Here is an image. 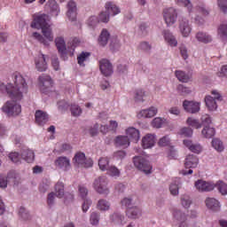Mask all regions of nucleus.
<instances>
[{
  "mask_svg": "<svg viewBox=\"0 0 227 227\" xmlns=\"http://www.w3.org/2000/svg\"><path fill=\"white\" fill-rule=\"evenodd\" d=\"M109 38H111V34L107 29L104 28L98 39V45H100V47H106L109 42Z\"/></svg>",
  "mask_w": 227,
  "mask_h": 227,
  "instance_id": "obj_23",
  "label": "nucleus"
},
{
  "mask_svg": "<svg viewBox=\"0 0 227 227\" xmlns=\"http://www.w3.org/2000/svg\"><path fill=\"white\" fill-rule=\"evenodd\" d=\"M211 95H213V98L218 102H222L223 100V95L221 94V92H219V90H214L211 91Z\"/></svg>",
  "mask_w": 227,
  "mask_h": 227,
  "instance_id": "obj_62",
  "label": "nucleus"
},
{
  "mask_svg": "<svg viewBox=\"0 0 227 227\" xmlns=\"http://www.w3.org/2000/svg\"><path fill=\"white\" fill-rule=\"evenodd\" d=\"M98 167H99V169H101V171H107V169L110 168L109 158L107 157L100 158L98 160Z\"/></svg>",
  "mask_w": 227,
  "mask_h": 227,
  "instance_id": "obj_45",
  "label": "nucleus"
},
{
  "mask_svg": "<svg viewBox=\"0 0 227 227\" xmlns=\"http://www.w3.org/2000/svg\"><path fill=\"white\" fill-rule=\"evenodd\" d=\"M74 164L81 166V168H91L93 166V160L86 159L84 153H77L74 158Z\"/></svg>",
  "mask_w": 227,
  "mask_h": 227,
  "instance_id": "obj_9",
  "label": "nucleus"
},
{
  "mask_svg": "<svg viewBox=\"0 0 227 227\" xmlns=\"http://www.w3.org/2000/svg\"><path fill=\"white\" fill-rule=\"evenodd\" d=\"M39 84L41 88H51L52 87V79L49 75L43 74L39 77Z\"/></svg>",
  "mask_w": 227,
  "mask_h": 227,
  "instance_id": "obj_34",
  "label": "nucleus"
},
{
  "mask_svg": "<svg viewBox=\"0 0 227 227\" xmlns=\"http://www.w3.org/2000/svg\"><path fill=\"white\" fill-rule=\"evenodd\" d=\"M41 29L43 35L37 32H34L32 36L37 40V42L43 43V45L49 47L51 45V42H54V34L52 33V28H51V26H49Z\"/></svg>",
  "mask_w": 227,
  "mask_h": 227,
  "instance_id": "obj_3",
  "label": "nucleus"
},
{
  "mask_svg": "<svg viewBox=\"0 0 227 227\" xmlns=\"http://www.w3.org/2000/svg\"><path fill=\"white\" fill-rule=\"evenodd\" d=\"M164 123H166V120L160 117H156L152 121V125L154 129H160Z\"/></svg>",
  "mask_w": 227,
  "mask_h": 227,
  "instance_id": "obj_49",
  "label": "nucleus"
},
{
  "mask_svg": "<svg viewBox=\"0 0 227 227\" xmlns=\"http://www.w3.org/2000/svg\"><path fill=\"white\" fill-rule=\"evenodd\" d=\"M195 38L200 43H210L212 42V35L207 32H198L195 35Z\"/></svg>",
  "mask_w": 227,
  "mask_h": 227,
  "instance_id": "obj_31",
  "label": "nucleus"
},
{
  "mask_svg": "<svg viewBox=\"0 0 227 227\" xmlns=\"http://www.w3.org/2000/svg\"><path fill=\"white\" fill-rule=\"evenodd\" d=\"M55 194L57 198H63L65 196V184L62 182H58L55 184Z\"/></svg>",
  "mask_w": 227,
  "mask_h": 227,
  "instance_id": "obj_41",
  "label": "nucleus"
},
{
  "mask_svg": "<svg viewBox=\"0 0 227 227\" xmlns=\"http://www.w3.org/2000/svg\"><path fill=\"white\" fill-rule=\"evenodd\" d=\"M170 143H171V139L169 138V137L164 136L159 139L158 146H161V147L169 146Z\"/></svg>",
  "mask_w": 227,
  "mask_h": 227,
  "instance_id": "obj_52",
  "label": "nucleus"
},
{
  "mask_svg": "<svg viewBox=\"0 0 227 227\" xmlns=\"http://www.w3.org/2000/svg\"><path fill=\"white\" fill-rule=\"evenodd\" d=\"M81 43V41L79 38H74L71 43L67 44V42H65V37L63 36H57L55 38V45L57 47V51L64 61H67L68 59V56L72 58L75 52V47Z\"/></svg>",
  "mask_w": 227,
  "mask_h": 227,
  "instance_id": "obj_2",
  "label": "nucleus"
},
{
  "mask_svg": "<svg viewBox=\"0 0 227 227\" xmlns=\"http://www.w3.org/2000/svg\"><path fill=\"white\" fill-rule=\"evenodd\" d=\"M115 146H121L122 148H129L130 146V139L127 136H118L114 139Z\"/></svg>",
  "mask_w": 227,
  "mask_h": 227,
  "instance_id": "obj_27",
  "label": "nucleus"
},
{
  "mask_svg": "<svg viewBox=\"0 0 227 227\" xmlns=\"http://www.w3.org/2000/svg\"><path fill=\"white\" fill-rule=\"evenodd\" d=\"M163 20L168 27H171L174 24H176L178 20V11L173 7L165 8L162 12Z\"/></svg>",
  "mask_w": 227,
  "mask_h": 227,
  "instance_id": "obj_4",
  "label": "nucleus"
},
{
  "mask_svg": "<svg viewBox=\"0 0 227 227\" xmlns=\"http://www.w3.org/2000/svg\"><path fill=\"white\" fill-rule=\"evenodd\" d=\"M34 20L31 23V27H34L35 29H43L45 27H49V23H47V20H49V15L47 14H40L36 13L34 14Z\"/></svg>",
  "mask_w": 227,
  "mask_h": 227,
  "instance_id": "obj_7",
  "label": "nucleus"
},
{
  "mask_svg": "<svg viewBox=\"0 0 227 227\" xmlns=\"http://www.w3.org/2000/svg\"><path fill=\"white\" fill-rule=\"evenodd\" d=\"M2 111L7 116H19L22 113V107L14 100L7 101L2 107Z\"/></svg>",
  "mask_w": 227,
  "mask_h": 227,
  "instance_id": "obj_5",
  "label": "nucleus"
},
{
  "mask_svg": "<svg viewBox=\"0 0 227 227\" xmlns=\"http://www.w3.org/2000/svg\"><path fill=\"white\" fill-rule=\"evenodd\" d=\"M106 171L110 176H120V169L114 166H111Z\"/></svg>",
  "mask_w": 227,
  "mask_h": 227,
  "instance_id": "obj_54",
  "label": "nucleus"
},
{
  "mask_svg": "<svg viewBox=\"0 0 227 227\" xmlns=\"http://www.w3.org/2000/svg\"><path fill=\"white\" fill-rule=\"evenodd\" d=\"M197 13L198 15L195 17V23L198 24V26H203V24H205V18L203 17H207L208 13H210V11H208L205 4H200L197 6ZM200 15H202V17Z\"/></svg>",
  "mask_w": 227,
  "mask_h": 227,
  "instance_id": "obj_10",
  "label": "nucleus"
},
{
  "mask_svg": "<svg viewBox=\"0 0 227 227\" xmlns=\"http://www.w3.org/2000/svg\"><path fill=\"white\" fill-rule=\"evenodd\" d=\"M180 135L184 136V137H192V129L182 128L180 130Z\"/></svg>",
  "mask_w": 227,
  "mask_h": 227,
  "instance_id": "obj_58",
  "label": "nucleus"
},
{
  "mask_svg": "<svg viewBox=\"0 0 227 227\" xmlns=\"http://www.w3.org/2000/svg\"><path fill=\"white\" fill-rule=\"evenodd\" d=\"M218 6L223 13H227V0H218Z\"/></svg>",
  "mask_w": 227,
  "mask_h": 227,
  "instance_id": "obj_61",
  "label": "nucleus"
},
{
  "mask_svg": "<svg viewBox=\"0 0 227 227\" xmlns=\"http://www.w3.org/2000/svg\"><path fill=\"white\" fill-rule=\"evenodd\" d=\"M54 165L56 168H59V169H62V171H69L70 168H72L70 159L65 156L57 158L54 161Z\"/></svg>",
  "mask_w": 227,
  "mask_h": 227,
  "instance_id": "obj_15",
  "label": "nucleus"
},
{
  "mask_svg": "<svg viewBox=\"0 0 227 227\" xmlns=\"http://www.w3.org/2000/svg\"><path fill=\"white\" fill-rule=\"evenodd\" d=\"M179 31H180L182 36H184V38H188V36H190V35L192 31V27L189 23V20L182 19L179 21Z\"/></svg>",
  "mask_w": 227,
  "mask_h": 227,
  "instance_id": "obj_14",
  "label": "nucleus"
},
{
  "mask_svg": "<svg viewBox=\"0 0 227 227\" xmlns=\"http://www.w3.org/2000/svg\"><path fill=\"white\" fill-rule=\"evenodd\" d=\"M219 76L225 77L227 79V65H224L221 67Z\"/></svg>",
  "mask_w": 227,
  "mask_h": 227,
  "instance_id": "obj_64",
  "label": "nucleus"
},
{
  "mask_svg": "<svg viewBox=\"0 0 227 227\" xmlns=\"http://www.w3.org/2000/svg\"><path fill=\"white\" fill-rule=\"evenodd\" d=\"M184 145L190 152H192V153L200 154L203 152V146L198 143H193L192 140H184Z\"/></svg>",
  "mask_w": 227,
  "mask_h": 227,
  "instance_id": "obj_19",
  "label": "nucleus"
},
{
  "mask_svg": "<svg viewBox=\"0 0 227 227\" xmlns=\"http://www.w3.org/2000/svg\"><path fill=\"white\" fill-rule=\"evenodd\" d=\"M126 215L129 219H138V217H141V207H129L127 209Z\"/></svg>",
  "mask_w": 227,
  "mask_h": 227,
  "instance_id": "obj_30",
  "label": "nucleus"
},
{
  "mask_svg": "<svg viewBox=\"0 0 227 227\" xmlns=\"http://www.w3.org/2000/svg\"><path fill=\"white\" fill-rule=\"evenodd\" d=\"M98 20H99V22H105V23L109 22V14L107 12H102L99 14V17L98 18Z\"/></svg>",
  "mask_w": 227,
  "mask_h": 227,
  "instance_id": "obj_60",
  "label": "nucleus"
},
{
  "mask_svg": "<svg viewBox=\"0 0 227 227\" xmlns=\"http://www.w3.org/2000/svg\"><path fill=\"white\" fill-rule=\"evenodd\" d=\"M159 113V109L155 106H150L149 108L141 110L137 114L138 118H153Z\"/></svg>",
  "mask_w": 227,
  "mask_h": 227,
  "instance_id": "obj_20",
  "label": "nucleus"
},
{
  "mask_svg": "<svg viewBox=\"0 0 227 227\" xmlns=\"http://www.w3.org/2000/svg\"><path fill=\"white\" fill-rule=\"evenodd\" d=\"M192 203V200H191V197L187 195H183L181 197V205L184 207V208H189Z\"/></svg>",
  "mask_w": 227,
  "mask_h": 227,
  "instance_id": "obj_51",
  "label": "nucleus"
},
{
  "mask_svg": "<svg viewBox=\"0 0 227 227\" xmlns=\"http://www.w3.org/2000/svg\"><path fill=\"white\" fill-rule=\"evenodd\" d=\"M147 94L143 90H137L135 91L134 98L136 102H145V99L146 98Z\"/></svg>",
  "mask_w": 227,
  "mask_h": 227,
  "instance_id": "obj_44",
  "label": "nucleus"
},
{
  "mask_svg": "<svg viewBox=\"0 0 227 227\" xmlns=\"http://www.w3.org/2000/svg\"><path fill=\"white\" fill-rule=\"evenodd\" d=\"M217 35L223 42L227 40V23H223L218 27Z\"/></svg>",
  "mask_w": 227,
  "mask_h": 227,
  "instance_id": "obj_39",
  "label": "nucleus"
},
{
  "mask_svg": "<svg viewBox=\"0 0 227 227\" xmlns=\"http://www.w3.org/2000/svg\"><path fill=\"white\" fill-rule=\"evenodd\" d=\"M35 121L39 125H45L49 121V114L42 110H37L35 112Z\"/></svg>",
  "mask_w": 227,
  "mask_h": 227,
  "instance_id": "obj_26",
  "label": "nucleus"
},
{
  "mask_svg": "<svg viewBox=\"0 0 227 227\" xmlns=\"http://www.w3.org/2000/svg\"><path fill=\"white\" fill-rule=\"evenodd\" d=\"M9 159L12 162H14V164H19V162H20V155H19V153H11L9 154Z\"/></svg>",
  "mask_w": 227,
  "mask_h": 227,
  "instance_id": "obj_57",
  "label": "nucleus"
},
{
  "mask_svg": "<svg viewBox=\"0 0 227 227\" xmlns=\"http://www.w3.org/2000/svg\"><path fill=\"white\" fill-rule=\"evenodd\" d=\"M106 10V13L108 15H118V13H120V8L118 6H116V4L113 2H107L105 5Z\"/></svg>",
  "mask_w": 227,
  "mask_h": 227,
  "instance_id": "obj_32",
  "label": "nucleus"
},
{
  "mask_svg": "<svg viewBox=\"0 0 227 227\" xmlns=\"http://www.w3.org/2000/svg\"><path fill=\"white\" fill-rule=\"evenodd\" d=\"M203 137L206 139H212L215 136V129L210 126H205L201 131Z\"/></svg>",
  "mask_w": 227,
  "mask_h": 227,
  "instance_id": "obj_36",
  "label": "nucleus"
},
{
  "mask_svg": "<svg viewBox=\"0 0 227 227\" xmlns=\"http://www.w3.org/2000/svg\"><path fill=\"white\" fill-rule=\"evenodd\" d=\"M93 187L99 194H109V188L107 187V177L100 176L95 179Z\"/></svg>",
  "mask_w": 227,
  "mask_h": 227,
  "instance_id": "obj_8",
  "label": "nucleus"
},
{
  "mask_svg": "<svg viewBox=\"0 0 227 227\" xmlns=\"http://www.w3.org/2000/svg\"><path fill=\"white\" fill-rule=\"evenodd\" d=\"M182 187V181L180 178H176L169 186L170 194L172 196H178L179 194V189Z\"/></svg>",
  "mask_w": 227,
  "mask_h": 227,
  "instance_id": "obj_29",
  "label": "nucleus"
},
{
  "mask_svg": "<svg viewBox=\"0 0 227 227\" xmlns=\"http://www.w3.org/2000/svg\"><path fill=\"white\" fill-rule=\"evenodd\" d=\"M67 17L71 22L77 19V4L74 1H69L67 4Z\"/></svg>",
  "mask_w": 227,
  "mask_h": 227,
  "instance_id": "obj_18",
  "label": "nucleus"
},
{
  "mask_svg": "<svg viewBox=\"0 0 227 227\" xmlns=\"http://www.w3.org/2000/svg\"><path fill=\"white\" fill-rule=\"evenodd\" d=\"M183 107L186 113L196 114L201 109V102L184 100L183 102Z\"/></svg>",
  "mask_w": 227,
  "mask_h": 227,
  "instance_id": "obj_11",
  "label": "nucleus"
},
{
  "mask_svg": "<svg viewBox=\"0 0 227 227\" xmlns=\"http://www.w3.org/2000/svg\"><path fill=\"white\" fill-rule=\"evenodd\" d=\"M98 210L106 211L111 208V204L106 200L101 199L98 202Z\"/></svg>",
  "mask_w": 227,
  "mask_h": 227,
  "instance_id": "obj_47",
  "label": "nucleus"
},
{
  "mask_svg": "<svg viewBox=\"0 0 227 227\" xmlns=\"http://www.w3.org/2000/svg\"><path fill=\"white\" fill-rule=\"evenodd\" d=\"M186 123L187 125L192 127L193 129H201V123H200V121L192 117H189L186 121Z\"/></svg>",
  "mask_w": 227,
  "mask_h": 227,
  "instance_id": "obj_50",
  "label": "nucleus"
},
{
  "mask_svg": "<svg viewBox=\"0 0 227 227\" xmlns=\"http://www.w3.org/2000/svg\"><path fill=\"white\" fill-rule=\"evenodd\" d=\"M156 141L157 138L155 137V134H146L142 138V147L144 148V150L153 148V146H155Z\"/></svg>",
  "mask_w": 227,
  "mask_h": 227,
  "instance_id": "obj_16",
  "label": "nucleus"
},
{
  "mask_svg": "<svg viewBox=\"0 0 227 227\" xmlns=\"http://www.w3.org/2000/svg\"><path fill=\"white\" fill-rule=\"evenodd\" d=\"M200 164V159L196 155L188 154L184 160V167L186 169H191V168H198Z\"/></svg>",
  "mask_w": 227,
  "mask_h": 227,
  "instance_id": "obj_22",
  "label": "nucleus"
},
{
  "mask_svg": "<svg viewBox=\"0 0 227 227\" xmlns=\"http://www.w3.org/2000/svg\"><path fill=\"white\" fill-rule=\"evenodd\" d=\"M126 137L131 141H135V143H137L140 139V134H139V129L134 128V127H129L126 129Z\"/></svg>",
  "mask_w": 227,
  "mask_h": 227,
  "instance_id": "obj_24",
  "label": "nucleus"
},
{
  "mask_svg": "<svg viewBox=\"0 0 227 227\" xmlns=\"http://www.w3.org/2000/svg\"><path fill=\"white\" fill-rule=\"evenodd\" d=\"M82 113V110L79 106L77 105L71 106V114L73 116H81Z\"/></svg>",
  "mask_w": 227,
  "mask_h": 227,
  "instance_id": "obj_55",
  "label": "nucleus"
},
{
  "mask_svg": "<svg viewBox=\"0 0 227 227\" xmlns=\"http://www.w3.org/2000/svg\"><path fill=\"white\" fill-rule=\"evenodd\" d=\"M121 207H124L125 208H132L133 201L130 198H124L121 201Z\"/></svg>",
  "mask_w": 227,
  "mask_h": 227,
  "instance_id": "obj_56",
  "label": "nucleus"
},
{
  "mask_svg": "<svg viewBox=\"0 0 227 227\" xmlns=\"http://www.w3.org/2000/svg\"><path fill=\"white\" fill-rule=\"evenodd\" d=\"M174 217L179 223V227H189V223H187V215L182 213V211L176 210L174 212Z\"/></svg>",
  "mask_w": 227,
  "mask_h": 227,
  "instance_id": "obj_25",
  "label": "nucleus"
},
{
  "mask_svg": "<svg viewBox=\"0 0 227 227\" xmlns=\"http://www.w3.org/2000/svg\"><path fill=\"white\" fill-rule=\"evenodd\" d=\"M206 206L207 207V208H210V210H215V211H217L221 208L219 200L214 198H207L206 200Z\"/></svg>",
  "mask_w": 227,
  "mask_h": 227,
  "instance_id": "obj_35",
  "label": "nucleus"
},
{
  "mask_svg": "<svg viewBox=\"0 0 227 227\" xmlns=\"http://www.w3.org/2000/svg\"><path fill=\"white\" fill-rule=\"evenodd\" d=\"M90 56H91L90 52L88 51H82L78 56H77V63L80 65V67H85L86 61L90 59Z\"/></svg>",
  "mask_w": 227,
  "mask_h": 227,
  "instance_id": "obj_37",
  "label": "nucleus"
},
{
  "mask_svg": "<svg viewBox=\"0 0 227 227\" xmlns=\"http://www.w3.org/2000/svg\"><path fill=\"white\" fill-rule=\"evenodd\" d=\"M215 187H217V190L219 191V192L222 196H226V194H227V184H226V183H224L223 181H218L215 184Z\"/></svg>",
  "mask_w": 227,
  "mask_h": 227,
  "instance_id": "obj_46",
  "label": "nucleus"
},
{
  "mask_svg": "<svg viewBox=\"0 0 227 227\" xmlns=\"http://www.w3.org/2000/svg\"><path fill=\"white\" fill-rule=\"evenodd\" d=\"M100 221V215L98 213H91L90 215V223L93 224L94 226L98 224Z\"/></svg>",
  "mask_w": 227,
  "mask_h": 227,
  "instance_id": "obj_59",
  "label": "nucleus"
},
{
  "mask_svg": "<svg viewBox=\"0 0 227 227\" xmlns=\"http://www.w3.org/2000/svg\"><path fill=\"white\" fill-rule=\"evenodd\" d=\"M211 145L216 152H223L224 151V144L219 138H214L211 142Z\"/></svg>",
  "mask_w": 227,
  "mask_h": 227,
  "instance_id": "obj_43",
  "label": "nucleus"
},
{
  "mask_svg": "<svg viewBox=\"0 0 227 227\" xmlns=\"http://www.w3.org/2000/svg\"><path fill=\"white\" fill-rule=\"evenodd\" d=\"M21 159L28 163L33 162L35 160V152L29 149H23L21 153Z\"/></svg>",
  "mask_w": 227,
  "mask_h": 227,
  "instance_id": "obj_33",
  "label": "nucleus"
},
{
  "mask_svg": "<svg viewBox=\"0 0 227 227\" xmlns=\"http://www.w3.org/2000/svg\"><path fill=\"white\" fill-rule=\"evenodd\" d=\"M35 65L37 72H45L47 70V59H45V55L39 54L35 58Z\"/></svg>",
  "mask_w": 227,
  "mask_h": 227,
  "instance_id": "obj_17",
  "label": "nucleus"
},
{
  "mask_svg": "<svg viewBox=\"0 0 227 227\" xmlns=\"http://www.w3.org/2000/svg\"><path fill=\"white\" fill-rule=\"evenodd\" d=\"M46 6L51 10L55 17H58L59 14V5H58V3H56L54 0H49Z\"/></svg>",
  "mask_w": 227,
  "mask_h": 227,
  "instance_id": "obj_42",
  "label": "nucleus"
},
{
  "mask_svg": "<svg viewBox=\"0 0 227 227\" xmlns=\"http://www.w3.org/2000/svg\"><path fill=\"white\" fill-rule=\"evenodd\" d=\"M204 102L208 111H217V100H215L214 97L207 95L204 98Z\"/></svg>",
  "mask_w": 227,
  "mask_h": 227,
  "instance_id": "obj_28",
  "label": "nucleus"
},
{
  "mask_svg": "<svg viewBox=\"0 0 227 227\" xmlns=\"http://www.w3.org/2000/svg\"><path fill=\"white\" fill-rule=\"evenodd\" d=\"M78 191H79V195L81 196V198H82V200H84V198L88 196V189H86V187L80 185L78 188Z\"/></svg>",
  "mask_w": 227,
  "mask_h": 227,
  "instance_id": "obj_63",
  "label": "nucleus"
},
{
  "mask_svg": "<svg viewBox=\"0 0 227 227\" xmlns=\"http://www.w3.org/2000/svg\"><path fill=\"white\" fill-rule=\"evenodd\" d=\"M195 188L199 192H210L215 189V184L214 183L203 181L201 179L195 182Z\"/></svg>",
  "mask_w": 227,
  "mask_h": 227,
  "instance_id": "obj_12",
  "label": "nucleus"
},
{
  "mask_svg": "<svg viewBox=\"0 0 227 227\" xmlns=\"http://www.w3.org/2000/svg\"><path fill=\"white\" fill-rule=\"evenodd\" d=\"M12 82L4 84L0 82V93H7L12 100H22L27 93V82L22 74L15 73L12 76Z\"/></svg>",
  "mask_w": 227,
  "mask_h": 227,
  "instance_id": "obj_1",
  "label": "nucleus"
},
{
  "mask_svg": "<svg viewBox=\"0 0 227 227\" xmlns=\"http://www.w3.org/2000/svg\"><path fill=\"white\" fill-rule=\"evenodd\" d=\"M175 74L180 82H189L191 81V75L185 74L184 71L176 70Z\"/></svg>",
  "mask_w": 227,
  "mask_h": 227,
  "instance_id": "obj_40",
  "label": "nucleus"
},
{
  "mask_svg": "<svg viewBox=\"0 0 227 227\" xmlns=\"http://www.w3.org/2000/svg\"><path fill=\"white\" fill-rule=\"evenodd\" d=\"M110 221L112 223H114V224H125V223H127L125 221V216H123L120 213H114L111 216H110Z\"/></svg>",
  "mask_w": 227,
  "mask_h": 227,
  "instance_id": "obj_38",
  "label": "nucleus"
},
{
  "mask_svg": "<svg viewBox=\"0 0 227 227\" xmlns=\"http://www.w3.org/2000/svg\"><path fill=\"white\" fill-rule=\"evenodd\" d=\"M133 162L135 168L139 169V171H143L145 175H150V173H152V165H150V161H148L145 157L135 156L133 158Z\"/></svg>",
  "mask_w": 227,
  "mask_h": 227,
  "instance_id": "obj_6",
  "label": "nucleus"
},
{
  "mask_svg": "<svg viewBox=\"0 0 227 227\" xmlns=\"http://www.w3.org/2000/svg\"><path fill=\"white\" fill-rule=\"evenodd\" d=\"M99 70L105 77L113 75V73L114 72L113 69V64L106 59L99 60Z\"/></svg>",
  "mask_w": 227,
  "mask_h": 227,
  "instance_id": "obj_13",
  "label": "nucleus"
},
{
  "mask_svg": "<svg viewBox=\"0 0 227 227\" xmlns=\"http://www.w3.org/2000/svg\"><path fill=\"white\" fill-rule=\"evenodd\" d=\"M191 89L189 87H185L183 84H179L177 86V93L182 96L189 95L191 93Z\"/></svg>",
  "mask_w": 227,
  "mask_h": 227,
  "instance_id": "obj_53",
  "label": "nucleus"
},
{
  "mask_svg": "<svg viewBox=\"0 0 227 227\" xmlns=\"http://www.w3.org/2000/svg\"><path fill=\"white\" fill-rule=\"evenodd\" d=\"M162 35L166 43H168V45H169L170 47H176V45H178V41L176 40V37L173 35V33H171V31L163 30Z\"/></svg>",
  "mask_w": 227,
  "mask_h": 227,
  "instance_id": "obj_21",
  "label": "nucleus"
},
{
  "mask_svg": "<svg viewBox=\"0 0 227 227\" xmlns=\"http://www.w3.org/2000/svg\"><path fill=\"white\" fill-rule=\"evenodd\" d=\"M176 3L187 8L190 15H192V4L191 3V0H176Z\"/></svg>",
  "mask_w": 227,
  "mask_h": 227,
  "instance_id": "obj_48",
  "label": "nucleus"
}]
</instances>
